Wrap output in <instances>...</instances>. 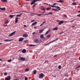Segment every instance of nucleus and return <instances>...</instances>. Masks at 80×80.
Masks as SVG:
<instances>
[{
	"label": "nucleus",
	"mask_w": 80,
	"mask_h": 80,
	"mask_svg": "<svg viewBox=\"0 0 80 80\" xmlns=\"http://www.w3.org/2000/svg\"><path fill=\"white\" fill-rule=\"evenodd\" d=\"M5 80H10V76H8V78H5Z\"/></svg>",
	"instance_id": "nucleus-7"
},
{
	"label": "nucleus",
	"mask_w": 80,
	"mask_h": 80,
	"mask_svg": "<svg viewBox=\"0 0 80 80\" xmlns=\"http://www.w3.org/2000/svg\"><path fill=\"white\" fill-rule=\"evenodd\" d=\"M63 1L62 0H59V3H63Z\"/></svg>",
	"instance_id": "nucleus-33"
},
{
	"label": "nucleus",
	"mask_w": 80,
	"mask_h": 80,
	"mask_svg": "<svg viewBox=\"0 0 80 80\" xmlns=\"http://www.w3.org/2000/svg\"><path fill=\"white\" fill-rule=\"evenodd\" d=\"M19 59L20 60H21V61H25V58L23 57H21L19 58Z\"/></svg>",
	"instance_id": "nucleus-5"
},
{
	"label": "nucleus",
	"mask_w": 80,
	"mask_h": 80,
	"mask_svg": "<svg viewBox=\"0 0 80 80\" xmlns=\"http://www.w3.org/2000/svg\"><path fill=\"white\" fill-rule=\"evenodd\" d=\"M57 55H55L53 57H57Z\"/></svg>",
	"instance_id": "nucleus-48"
},
{
	"label": "nucleus",
	"mask_w": 80,
	"mask_h": 80,
	"mask_svg": "<svg viewBox=\"0 0 80 80\" xmlns=\"http://www.w3.org/2000/svg\"><path fill=\"white\" fill-rule=\"evenodd\" d=\"M47 10L48 11V10H51V7L50 8H46Z\"/></svg>",
	"instance_id": "nucleus-27"
},
{
	"label": "nucleus",
	"mask_w": 80,
	"mask_h": 80,
	"mask_svg": "<svg viewBox=\"0 0 80 80\" xmlns=\"http://www.w3.org/2000/svg\"><path fill=\"white\" fill-rule=\"evenodd\" d=\"M35 6H34V5L33 6V8L34 9V7H35Z\"/></svg>",
	"instance_id": "nucleus-64"
},
{
	"label": "nucleus",
	"mask_w": 80,
	"mask_h": 80,
	"mask_svg": "<svg viewBox=\"0 0 80 80\" xmlns=\"http://www.w3.org/2000/svg\"><path fill=\"white\" fill-rule=\"evenodd\" d=\"M0 10H2V11H5V9H6L5 8H0Z\"/></svg>",
	"instance_id": "nucleus-11"
},
{
	"label": "nucleus",
	"mask_w": 80,
	"mask_h": 80,
	"mask_svg": "<svg viewBox=\"0 0 80 80\" xmlns=\"http://www.w3.org/2000/svg\"><path fill=\"white\" fill-rule=\"evenodd\" d=\"M72 28H74L75 27V26H72Z\"/></svg>",
	"instance_id": "nucleus-57"
},
{
	"label": "nucleus",
	"mask_w": 80,
	"mask_h": 80,
	"mask_svg": "<svg viewBox=\"0 0 80 80\" xmlns=\"http://www.w3.org/2000/svg\"><path fill=\"white\" fill-rule=\"evenodd\" d=\"M72 5H77V3L74 2V3H72Z\"/></svg>",
	"instance_id": "nucleus-29"
},
{
	"label": "nucleus",
	"mask_w": 80,
	"mask_h": 80,
	"mask_svg": "<svg viewBox=\"0 0 80 80\" xmlns=\"http://www.w3.org/2000/svg\"><path fill=\"white\" fill-rule=\"evenodd\" d=\"M63 17H67V16L66 15H63Z\"/></svg>",
	"instance_id": "nucleus-53"
},
{
	"label": "nucleus",
	"mask_w": 80,
	"mask_h": 80,
	"mask_svg": "<svg viewBox=\"0 0 80 80\" xmlns=\"http://www.w3.org/2000/svg\"><path fill=\"white\" fill-rule=\"evenodd\" d=\"M64 22L62 20L59 22L58 24L59 25H60L62 24V23H63Z\"/></svg>",
	"instance_id": "nucleus-9"
},
{
	"label": "nucleus",
	"mask_w": 80,
	"mask_h": 80,
	"mask_svg": "<svg viewBox=\"0 0 80 80\" xmlns=\"http://www.w3.org/2000/svg\"><path fill=\"white\" fill-rule=\"evenodd\" d=\"M42 12V13H45V12Z\"/></svg>",
	"instance_id": "nucleus-59"
},
{
	"label": "nucleus",
	"mask_w": 80,
	"mask_h": 80,
	"mask_svg": "<svg viewBox=\"0 0 80 80\" xmlns=\"http://www.w3.org/2000/svg\"><path fill=\"white\" fill-rule=\"evenodd\" d=\"M4 75H5V76L7 75V72H5V73H4Z\"/></svg>",
	"instance_id": "nucleus-44"
},
{
	"label": "nucleus",
	"mask_w": 80,
	"mask_h": 80,
	"mask_svg": "<svg viewBox=\"0 0 80 80\" xmlns=\"http://www.w3.org/2000/svg\"><path fill=\"white\" fill-rule=\"evenodd\" d=\"M37 22H35L34 23H32V25H35V24H37Z\"/></svg>",
	"instance_id": "nucleus-17"
},
{
	"label": "nucleus",
	"mask_w": 80,
	"mask_h": 80,
	"mask_svg": "<svg viewBox=\"0 0 80 80\" xmlns=\"http://www.w3.org/2000/svg\"><path fill=\"white\" fill-rule=\"evenodd\" d=\"M34 28H35V29H36V28H37V27H34Z\"/></svg>",
	"instance_id": "nucleus-56"
},
{
	"label": "nucleus",
	"mask_w": 80,
	"mask_h": 80,
	"mask_svg": "<svg viewBox=\"0 0 80 80\" xmlns=\"http://www.w3.org/2000/svg\"><path fill=\"white\" fill-rule=\"evenodd\" d=\"M57 40H58V38L56 39L53 40V41L49 42V43L46 44V45H49V44H50V43H53V42H55V41Z\"/></svg>",
	"instance_id": "nucleus-3"
},
{
	"label": "nucleus",
	"mask_w": 80,
	"mask_h": 80,
	"mask_svg": "<svg viewBox=\"0 0 80 80\" xmlns=\"http://www.w3.org/2000/svg\"><path fill=\"white\" fill-rule=\"evenodd\" d=\"M49 5V6H50V7H52V8H53V7H54V6L53 5V6H52V5H51L50 4Z\"/></svg>",
	"instance_id": "nucleus-43"
},
{
	"label": "nucleus",
	"mask_w": 80,
	"mask_h": 80,
	"mask_svg": "<svg viewBox=\"0 0 80 80\" xmlns=\"http://www.w3.org/2000/svg\"><path fill=\"white\" fill-rule=\"evenodd\" d=\"M46 21H44L42 23V24H43V23H45Z\"/></svg>",
	"instance_id": "nucleus-51"
},
{
	"label": "nucleus",
	"mask_w": 80,
	"mask_h": 80,
	"mask_svg": "<svg viewBox=\"0 0 80 80\" xmlns=\"http://www.w3.org/2000/svg\"><path fill=\"white\" fill-rule=\"evenodd\" d=\"M61 66L60 65H59L58 66V68L59 69H61Z\"/></svg>",
	"instance_id": "nucleus-39"
},
{
	"label": "nucleus",
	"mask_w": 80,
	"mask_h": 80,
	"mask_svg": "<svg viewBox=\"0 0 80 80\" xmlns=\"http://www.w3.org/2000/svg\"><path fill=\"white\" fill-rule=\"evenodd\" d=\"M22 15V13L20 15H17V16L18 17H20V16H21Z\"/></svg>",
	"instance_id": "nucleus-31"
},
{
	"label": "nucleus",
	"mask_w": 80,
	"mask_h": 80,
	"mask_svg": "<svg viewBox=\"0 0 80 80\" xmlns=\"http://www.w3.org/2000/svg\"><path fill=\"white\" fill-rule=\"evenodd\" d=\"M36 45H33L32 44H29V47H35Z\"/></svg>",
	"instance_id": "nucleus-23"
},
{
	"label": "nucleus",
	"mask_w": 80,
	"mask_h": 80,
	"mask_svg": "<svg viewBox=\"0 0 80 80\" xmlns=\"http://www.w3.org/2000/svg\"><path fill=\"white\" fill-rule=\"evenodd\" d=\"M43 77H44V74L41 73L39 75V78H42Z\"/></svg>",
	"instance_id": "nucleus-1"
},
{
	"label": "nucleus",
	"mask_w": 80,
	"mask_h": 80,
	"mask_svg": "<svg viewBox=\"0 0 80 80\" xmlns=\"http://www.w3.org/2000/svg\"><path fill=\"white\" fill-rule=\"evenodd\" d=\"M51 37V35L50 34H49L47 36V37L48 38H50Z\"/></svg>",
	"instance_id": "nucleus-28"
},
{
	"label": "nucleus",
	"mask_w": 80,
	"mask_h": 80,
	"mask_svg": "<svg viewBox=\"0 0 80 80\" xmlns=\"http://www.w3.org/2000/svg\"><path fill=\"white\" fill-rule=\"evenodd\" d=\"M48 14L49 15H52L53 14V13H52V12H49V13H48Z\"/></svg>",
	"instance_id": "nucleus-36"
},
{
	"label": "nucleus",
	"mask_w": 80,
	"mask_h": 80,
	"mask_svg": "<svg viewBox=\"0 0 80 80\" xmlns=\"http://www.w3.org/2000/svg\"><path fill=\"white\" fill-rule=\"evenodd\" d=\"M49 15V14H47L45 15L44 14V15Z\"/></svg>",
	"instance_id": "nucleus-63"
},
{
	"label": "nucleus",
	"mask_w": 80,
	"mask_h": 80,
	"mask_svg": "<svg viewBox=\"0 0 80 80\" xmlns=\"http://www.w3.org/2000/svg\"><path fill=\"white\" fill-rule=\"evenodd\" d=\"M52 10H55V9H52Z\"/></svg>",
	"instance_id": "nucleus-62"
},
{
	"label": "nucleus",
	"mask_w": 80,
	"mask_h": 80,
	"mask_svg": "<svg viewBox=\"0 0 80 80\" xmlns=\"http://www.w3.org/2000/svg\"><path fill=\"white\" fill-rule=\"evenodd\" d=\"M15 32H16V31H15L14 32H12L11 34H10L9 36L8 37H12V36H13V35H14V34L15 33Z\"/></svg>",
	"instance_id": "nucleus-4"
},
{
	"label": "nucleus",
	"mask_w": 80,
	"mask_h": 80,
	"mask_svg": "<svg viewBox=\"0 0 80 80\" xmlns=\"http://www.w3.org/2000/svg\"><path fill=\"white\" fill-rule=\"evenodd\" d=\"M8 23V20H7L5 21V24H7Z\"/></svg>",
	"instance_id": "nucleus-25"
},
{
	"label": "nucleus",
	"mask_w": 80,
	"mask_h": 80,
	"mask_svg": "<svg viewBox=\"0 0 80 80\" xmlns=\"http://www.w3.org/2000/svg\"><path fill=\"white\" fill-rule=\"evenodd\" d=\"M43 4H46V5H48V3H46L45 2H44L43 3Z\"/></svg>",
	"instance_id": "nucleus-46"
},
{
	"label": "nucleus",
	"mask_w": 80,
	"mask_h": 80,
	"mask_svg": "<svg viewBox=\"0 0 80 80\" xmlns=\"http://www.w3.org/2000/svg\"><path fill=\"white\" fill-rule=\"evenodd\" d=\"M80 66H78L77 67H76L75 69L76 70V69H77L78 68H80Z\"/></svg>",
	"instance_id": "nucleus-32"
},
{
	"label": "nucleus",
	"mask_w": 80,
	"mask_h": 80,
	"mask_svg": "<svg viewBox=\"0 0 80 80\" xmlns=\"http://www.w3.org/2000/svg\"><path fill=\"white\" fill-rule=\"evenodd\" d=\"M24 27H26L27 25H24Z\"/></svg>",
	"instance_id": "nucleus-58"
},
{
	"label": "nucleus",
	"mask_w": 80,
	"mask_h": 80,
	"mask_svg": "<svg viewBox=\"0 0 80 80\" xmlns=\"http://www.w3.org/2000/svg\"><path fill=\"white\" fill-rule=\"evenodd\" d=\"M28 40H26L24 41L25 43H28Z\"/></svg>",
	"instance_id": "nucleus-38"
},
{
	"label": "nucleus",
	"mask_w": 80,
	"mask_h": 80,
	"mask_svg": "<svg viewBox=\"0 0 80 80\" xmlns=\"http://www.w3.org/2000/svg\"><path fill=\"white\" fill-rule=\"evenodd\" d=\"M15 16V15H10L9 16V17L11 18H12V17H13Z\"/></svg>",
	"instance_id": "nucleus-16"
},
{
	"label": "nucleus",
	"mask_w": 80,
	"mask_h": 80,
	"mask_svg": "<svg viewBox=\"0 0 80 80\" xmlns=\"http://www.w3.org/2000/svg\"><path fill=\"white\" fill-rule=\"evenodd\" d=\"M30 69H29V68H26L25 69V72H28V71H29Z\"/></svg>",
	"instance_id": "nucleus-24"
},
{
	"label": "nucleus",
	"mask_w": 80,
	"mask_h": 80,
	"mask_svg": "<svg viewBox=\"0 0 80 80\" xmlns=\"http://www.w3.org/2000/svg\"><path fill=\"white\" fill-rule=\"evenodd\" d=\"M22 52L23 53H25L26 52V50L25 49H23L22 50Z\"/></svg>",
	"instance_id": "nucleus-13"
},
{
	"label": "nucleus",
	"mask_w": 80,
	"mask_h": 80,
	"mask_svg": "<svg viewBox=\"0 0 80 80\" xmlns=\"http://www.w3.org/2000/svg\"><path fill=\"white\" fill-rule=\"evenodd\" d=\"M58 30V27H56L53 28V30Z\"/></svg>",
	"instance_id": "nucleus-18"
},
{
	"label": "nucleus",
	"mask_w": 80,
	"mask_h": 80,
	"mask_svg": "<svg viewBox=\"0 0 80 80\" xmlns=\"http://www.w3.org/2000/svg\"><path fill=\"white\" fill-rule=\"evenodd\" d=\"M35 20H34V19L32 20L31 21V22H35Z\"/></svg>",
	"instance_id": "nucleus-45"
},
{
	"label": "nucleus",
	"mask_w": 80,
	"mask_h": 80,
	"mask_svg": "<svg viewBox=\"0 0 80 80\" xmlns=\"http://www.w3.org/2000/svg\"><path fill=\"white\" fill-rule=\"evenodd\" d=\"M12 61V59H9L8 60V62H10Z\"/></svg>",
	"instance_id": "nucleus-35"
},
{
	"label": "nucleus",
	"mask_w": 80,
	"mask_h": 80,
	"mask_svg": "<svg viewBox=\"0 0 80 80\" xmlns=\"http://www.w3.org/2000/svg\"><path fill=\"white\" fill-rule=\"evenodd\" d=\"M34 6H35V5H37V4H34Z\"/></svg>",
	"instance_id": "nucleus-60"
},
{
	"label": "nucleus",
	"mask_w": 80,
	"mask_h": 80,
	"mask_svg": "<svg viewBox=\"0 0 80 80\" xmlns=\"http://www.w3.org/2000/svg\"><path fill=\"white\" fill-rule=\"evenodd\" d=\"M43 25V24H41L40 25V27H41V26H42Z\"/></svg>",
	"instance_id": "nucleus-55"
},
{
	"label": "nucleus",
	"mask_w": 80,
	"mask_h": 80,
	"mask_svg": "<svg viewBox=\"0 0 80 80\" xmlns=\"http://www.w3.org/2000/svg\"><path fill=\"white\" fill-rule=\"evenodd\" d=\"M61 10V8H59L58 10L55 9V11H58V10Z\"/></svg>",
	"instance_id": "nucleus-42"
},
{
	"label": "nucleus",
	"mask_w": 80,
	"mask_h": 80,
	"mask_svg": "<svg viewBox=\"0 0 80 80\" xmlns=\"http://www.w3.org/2000/svg\"><path fill=\"white\" fill-rule=\"evenodd\" d=\"M66 77H68V74H66Z\"/></svg>",
	"instance_id": "nucleus-50"
},
{
	"label": "nucleus",
	"mask_w": 80,
	"mask_h": 80,
	"mask_svg": "<svg viewBox=\"0 0 80 80\" xmlns=\"http://www.w3.org/2000/svg\"><path fill=\"white\" fill-rule=\"evenodd\" d=\"M23 37H28V35L27 34H24L23 35Z\"/></svg>",
	"instance_id": "nucleus-10"
},
{
	"label": "nucleus",
	"mask_w": 80,
	"mask_h": 80,
	"mask_svg": "<svg viewBox=\"0 0 80 80\" xmlns=\"http://www.w3.org/2000/svg\"><path fill=\"white\" fill-rule=\"evenodd\" d=\"M50 31V30H48L45 33V34H48V33H49V32Z\"/></svg>",
	"instance_id": "nucleus-26"
},
{
	"label": "nucleus",
	"mask_w": 80,
	"mask_h": 80,
	"mask_svg": "<svg viewBox=\"0 0 80 80\" xmlns=\"http://www.w3.org/2000/svg\"><path fill=\"white\" fill-rule=\"evenodd\" d=\"M18 17H17L15 18V23H17V22H18Z\"/></svg>",
	"instance_id": "nucleus-8"
},
{
	"label": "nucleus",
	"mask_w": 80,
	"mask_h": 80,
	"mask_svg": "<svg viewBox=\"0 0 80 80\" xmlns=\"http://www.w3.org/2000/svg\"><path fill=\"white\" fill-rule=\"evenodd\" d=\"M38 16H41V15H44V14H37Z\"/></svg>",
	"instance_id": "nucleus-34"
},
{
	"label": "nucleus",
	"mask_w": 80,
	"mask_h": 80,
	"mask_svg": "<svg viewBox=\"0 0 80 80\" xmlns=\"http://www.w3.org/2000/svg\"><path fill=\"white\" fill-rule=\"evenodd\" d=\"M41 10H43V11L44 12H45V8L43 7H42L41 8Z\"/></svg>",
	"instance_id": "nucleus-14"
},
{
	"label": "nucleus",
	"mask_w": 80,
	"mask_h": 80,
	"mask_svg": "<svg viewBox=\"0 0 80 80\" xmlns=\"http://www.w3.org/2000/svg\"><path fill=\"white\" fill-rule=\"evenodd\" d=\"M40 0H34L32 2V3H31V5H32L34 4L35 2H38V1H40Z\"/></svg>",
	"instance_id": "nucleus-2"
},
{
	"label": "nucleus",
	"mask_w": 80,
	"mask_h": 80,
	"mask_svg": "<svg viewBox=\"0 0 80 80\" xmlns=\"http://www.w3.org/2000/svg\"><path fill=\"white\" fill-rule=\"evenodd\" d=\"M57 5V3H54L53 4V5Z\"/></svg>",
	"instance_id": "nucleus-52"
},
{
	"label": "nucleus",
	"mask_w": 80,
	"mask_h": 80,
	"mask_svg": "<svg viewBox=\"0 0 80 80\" xmlns=\"http://www.w3.org/2000/svg\"><path fill=\"white\" fill-rule=\"evenodd\" d=\"M56 8H57V9H59L60 8V7H58V6H55V7Z\"/></svg>",
	"instance_id": "nucleus-37"
},
{
	"label": "nucleus",
	"mask_w": 80,
	"mask_h": 80,
	"mask_svg": "<svg viewBox=\"0 0 80 80\" xmlns=\"http://www.w3.org/2000/svg\"><path fill=\"white\" fill-rule=\"evenodd\" d=\"M25 80H27V78H25Z\"/></svg>",
	"instance_id": "nucleus-54"
},
{
	"label": "nucleus",
	"mask_w": 80,
	"mask_h": 80,
	"mask_svg": "<svg viewBox=\"0 0 80 80\" xmlns=\"http://www.w3.org/2000/svg\"><path fill=\"white\" fill-rule=\"evenodd\" d=\"M46 62L48 63V60H45V63H46Z\"/></svg>",
	"instance_id": "nucleus-40"
},
{
	"label": "nucleus",
	"mask_w": 80,
	"mask_h": 80,
	"mask_svg": "<svg viewBox=\"0 0 80 80\" xmlns=\"http://www.w3.org/2000/svg\"><path fill=\"white\" fill-rule=\"evenodd\" d=\"M13 39L11 40H4V42H11V41H12Z\"/></svg>",
	"instance_id": "nucleus-15"
},
{
	"label": "nucleus",
	"mask_w": 80,
	"mask_h": 80,
	"mask_svg": "<svg viewBox=\"0 0 80 80\" xmlns=\"http://www.w3.org/2000/svg\"><path fill=\"white\" fill-rule=\"evenodd\" d=\"M2 2H7V0H1Z\"/></svg>",
	"instance_id": "nucleus-21"
},
{
	"label": "nucleus",
	"mask_w": 80,
	"mask_h": 80,
	"mask_svg": "<svg viewBox=\"0 0 80 80\" xmlns=\"http://www.w3.org/2000/svg\"><path fill=\"white\" fill-rule=\"evenodd\" d=\"M23 38H20L19 39V40H18V42H22V41H23Z\"/></svg>",
	"instance_id": "nucleus-12"
},
{
	"label": "nucleus",
	"mask_w": 80,
	"mask_h": 80,
	"mask_svg": "<svg viewBox=\"0 0 80 80\" xmlns=\"http://www.w3.org/2000/svg\"><path fill=\"white\" fill-rule=\"evenodd\" d=\"M74 20H75V19H73V20H72V21H70V22H73V21H74Z\"/></svg>",
	"instance_id": "nucleus-47"
},
{
	"label": "nucleus",
	"mask_w": 80,
	"mask_h": 80,
	"mask_svg": "<svg viewBox=\"0 0 80 80\" xmlns=\"http://www.w3.org/2000/svg\"><path fill=\"white\" fill-rule=\"evenodd\" d=\"M30 15H31V16H33L35 15V13H31V14H30Z\"/></svg>",
	"instance_id": "nucleus-20"
},
{
	"label": "nucleus",
	"mask_w": 80,
	"mask_h": 80,
	"mask_svg": "<svg viewBox=\"0 0 80 80\" xmlns=\"http://www.w3.org/2000/svg\"><path fill=\"white\" fill-rule=\"evenodd\" d=\"M33 72V74H34V75H35V74H36V72H37V71L34 70Z\"/></svg>",
	"instance_id": "nucleus-30"
},
{
	"label": "nucleus",
	"mask_w": 80,
	"mask_h": 80,
	"mask_svg": "<svg viewBox=\"0 0 80 80\" xmlns=\"http://www.w3.org/2000/svg\"><path fill=\"white\" fill-rule=\"evenodd\" d=\"M64 33V32H61L59 33L60 35H61V34H62V33Z\"/></svg>",
	"instance_id": "nucleus-49"
},
{
	"label": "nucleus",
	"mask_w": 80,
	"mask_h": 80,
	"mask_svg": "<svg viewBox=\"0 0 80 80\" xmlns=\"http://www.w3.org/2000/svg\"><path fill=\"white\" fill-rule=\"evenodd\" d=\"M34 42L36 43H39V41L37 39H35Z\"/></svg>",
	"instance_id": "nucleus-6"
},
{
	"label": "nucleus",
	"mask_w": 80,
	"mask_h": 80,
	"mask_svg": "<svg viewBox=\"0 0 80 80\" xmlns=\"http://www.w3.org/2000/svg\"><path fill=\"white\" fill-rule=\"evenodd\" d=\"M44 31L43 29H41L39 30V33H42V32H43V31Z\"/></svg>",
	"instance_id": "nucleus-19"
},
{
	"label": "nucleus",
	"mask_w": 80,
	"mask_h": 80,
	"mask_svg": "<svg viewBox=\"0 0 80 80\" xmlns=\"http://www.w3.org/2000/svg\"><path fill=\"white\" fill-rule=\"evenodd\" d=\"M19 13V12H13L11 13V14H13L14 13Z\"/></svg>",
	"instance_id": "nucleus-41"
},
{
	"label": "nucleus",
	"mask_w": 80,
	"mask_h": 80,
	"mask_svg": "<svg viewBox=\"0 0 80 80\" xmlns=\"http://www.w3.org/2000/svg\"><path fill=\"white\" fill-rule=\"evenodd\" d=\"M40 38H44V37L43 36V35H41L40 36Z\"/></svg>",
	"instance_id": "nucleus-22"
},
{
	"label": "nucleus",
	"mask_w": 80,
	"mask_h": 80,
	"mask_svg": "<svg viewBox=\"0 0 80 80\" xmlns=\"http://www.w3.org/2000/svg\"><path fill=\"white\" fill-rule=\"evenodd\" d=\"M4 27H7V25H4Z\"/></svg>",
	"instance_id": "nucleus-61"
}]
</instances>
